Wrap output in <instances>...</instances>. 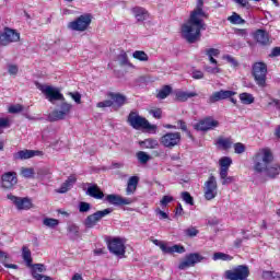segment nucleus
<instances>
[{"label":"nucleus","instance_id":"f257e3e1","mask_svg":"<svg viewBox=\"0 0 280 280\" xmlns=\"http://www.w3.org/2000/svg\"><path fill=\"white\" fill-rule=\"evenodd\" d=\"M205 2L199 1L197 8L190 13L187 23L182 25V36L189 43H198L202 36L201 30H207V24H205V19H209V14L202 10Z\"/></svg>","mask_w":280,"mask_h":280},{"label":"nucleus","instance_id":"f03ea898","mask_svg":"<svg viewBox=\"0 0 280 280\" xmlns=\"http://www.w3.org/2000/svg\"><path fill=\"white\" fill-rule=\"evenodd\" d=\"M254 163L253 170L256 174H266L267 178H276L280 174V164H272L275 154L268 147L259 149L252 158Z\"/></svg>","mask_w":280,"mask_h":280},{"label":"nucleus","instance_id":"7ed1b4c3","mask_svg":"<svg viewBox=\"0 0 280 280\" xmlns=\"http://www.w3.org/2000/svg\"><path fill=\"white\" fill-rule=\"evenodd\" d=\"M252 75L260 89H266L268 80V65L264 61H257L252 66Z\"/></svg>","mask_w":280,"mask_h":280},{"label":"nucleus","instance_id":"20e7f679","mask_svg":"<svg viewBox=\"0 0 280 280\" xmlns=\"http://www.w3.org/2000/svg\"><path fill=\"white\" fill-rule=\"evenodd\" d=\"M71 110H73V105L66 101H61L59 109H55L48 115V121H62L71 115Z\"/></svg>","mask_w":280,"mask_h":280},{"label":"nucleus","instance_id":"39448f33","mask_svg":"<svg viewBox=\"0 0 280 280\" xmlns=\"http://www.w3.org/2000/svg\"><path fill=\"white\" fill-rule=\"evenodd\" d=\"M91 23H93V15L91 13H84L74 21H71L68 24V30H72V32H86Z\"/></svg>","mask_w":280,"mask_h":280},{"label":"nucleus","instance_id":"423d86ee","mask_svg":"<svg viewBox=\"0 0 280 280\" xmlns=\"http://www.w3.org/2000/svg\"><path fill=\"white\" fill-rule=\"evenodd\" d=\"M226 280H246L250 277V269L246 265H238L224 272Z\"/></svg>","mask_w":280,"mask_h":280},{"label":"nucleus","instance_id":"0eeeda50","mask_svg":"<svg viewBox=\"0 0 280 280\" xmlns=\"http://www.w3.org/2000/svg\"><path fill=\"white\" fill-rule=\"evenodd\" d=\"M21 40V33L14 28L8 26L4 27L3 32H0V46L8 47L12 43H19Z\"/></svg>","mask_w":280,"mask_h":280},{"label":"nucleus","instance_id":"6e6552de","mask_svg":"<svg viewBox=\"0 0 280 280\" xmlns=\"http://www.w3.org/2000/svg\"><path fill=\"white\" fill-rule=\"evenodd\" d=\"M107 248L116 257H126V244L120 237H110L107 240Z\"/></svg>","mask_w":280,"mask_h":280},{"label":"nucleus","instance_id":"1a4fd4ad","mask_svg":"<svg viewBox=\"0 0 280 280\" xmlns=\"http://www.w3.org/2000/svg\"><path fill=\"white\" fill-rule=\"evenodd\" d=\"M112 212L113 210L106 208L104 210H97L96 212L89 214L83 221L85 229H95V226H97V223L101 222L103 218H106V215L110 214Z\"/></svg>","mask_w":280,"mask_h":280},{"label":"nucleus","instance_id":"9d476101","mask_svg":"<svg viewBox=\"0 0 280 280\" xmlns=\"http://www.w3.org/2000/svg\"><path fill=\"white\" fill-rule=\"evenodd\" d=\"M219 126L220 121L215 120L213 116H207L195 124L194 128L200 132H209V130H215Z\"/></svg>","mask_w":280,"mask_h":280},{"label":"nucleus","instance_id":"9b49d317","mask_svg":"<svg viewBox=\"0 0 280 280\" xmlns=\"http://www.w3.org/2000/svg\"><path fill=\"white\" fill-rule=\"evenodd\" d=\"M200 261H205V257L199 253H190L185 256V258L179 262V270H187V268H194L196 264H200Z\"/></svg>","mask_w":280,"mask_h":280},{"label":"nucleus","instance_id":"f8f14e48","mask_svg":"<svg viewBox=\"0 0 280 280\" xmlns=\"http://www.w3.org/2000/svg\"><path fill=\"white\" fill-rule=\"evenodd\" d=\"M8 200H11L19 211H28L34 207L30 197H16L12 194L7 195Z\"/></svg>","mask_w":280,"mask_h":280},{"label":"nucleus","instance_id":"ddd939ff","mask_svg":"<svg viewBox=\"0 0 280 280\" xmlns=\"http://www.w3.org/2000/svg\"><path fill=\"white\" fill-rule=\"evenodd\" d=\"M180 132H166L165 135H163L160 138V143L164 147V148H168L170 150H172V148H176V145H178L180 143Z\"/></svg>","mask_w":280,"mask_h":280},{"label":"nucleus","instance_id":"4468645a","mask_svg":"<svg viewBox=\"0 0 280 280\" xmlns=\"http://www.w3.org/2000/svg\"><path fill=\"white\" fill-rule=\"evenodd\" d=\"M148 119L141 115L139 112L131 110L127 117V124L133 128V130H143Z\"/></svg>","mask_w":280,"mask_h":280},{"label":"nucleus","instance_id":"2eb2a0df","mask_svg":"<svg viewBox=\"0 0 280 280\" xmlns=\"http://www.w3.org/2000/svg\"><path fill=\"white\" fill-rule=\"evenodd\" d=\"M203 196L206 200H213L218 196V180H215V176L211 175L205 183Z\"/></svg>","mask_w":280,"mask_h":280},{"label":"nucleus","instance_id":"dca6fc26","mask_svg":"<svg viewBox=\"0 0 280 280\" xmlns=\"http://www.w3.org/2000/svg\"><path fill=\"white\" fill-rule=\"evenodd\" d=\"M19 183V177L16 172H5L1 176V187L2 189H14Z\"/></svg>","mask_w":280,"mask_h":280},{"label":"nucleus","instance_id":"f3484780","mask_svg":"<svg viewBox=\"0 0 280 280\" xmlns=\"http://www.w3.org/2000/svg\"><path fill=\"white\" fill-rule=\"evenodd\" d=\"M237 95V92L231 90H220L212 93L208 98V104H215L217 102H221V100H229V97H233Z\"/></svg>","mask_w":280,"mask_h":280},{"label":"nucleus","instance_id":"a211bd4d","mask_svg":"<svg viewBox=\"0 0 280 280\" xmlns=\"http://www.w3.org/2000/svg\"><path fill=\"white\" fill-rule=\"evenodd\" d=\"M42 93L46 95V100H48V102H65V95L57 89L51 88V85H47L42 89Z\"/></svg>","mask_w":280,"mask_h":280},{"label":"nucleus","instance_id":"6ab92c4d","mask_svg":"<svg viewBox=\"0 0 280 280\" xmlns=\"http://www.w3.org/2000/svg\"><path fill=\"white\" fill-rule=\"evenodd\" d=\"M107 97L112 100L115 110H119L125 104H128V97L121 93L108 92Z\"/></svg>","mask_w":280,"mask_h":280},{"label":"nucleus","instance_id":"aec40b11","mask_svg":"<svg viewBox=\"0 0 280 280\" xmlns=\"http://www.w3.org/2000/svg\"><path fill=\"white\" fill-rule=\"evenodd\" d=\"M106 200L109 205H114L115 207H124V205H132L135 202L131 198H124L119 195H107Z\"/></svg>","mask_w":280,"mask_h":280},{"label":"nucleus","instance_id":"412c9836","mask_svg":"<svg viewBox=\"0 0 280 280\" xmlns=\"http://www.w3.org/2000/svg\"><path fill=\"white\" fill-rule=\"evenodd\" d=\"M254 40H256L258 45L266 47V45H270V34L266 30L259 28L254 33Z\"/></svg>","mask_w":280,"mask_h":280},{"label":"nucleus","instance_id":"4be33fe9","mask_svg":"<svg viewBox=\"0 0 280 280\" xmlns=\"http://www.w3.org/2000/svg\"><path fill=\"white\" fill-rule=\"evenodd\" d=\"M159 247L161 248L162 253L165 255H174V253H178V255H183L186 252L185 246L183 245H173L167 246L165 243H160Z\"/></svg>","mask_w":280,"mask_h":280},{"label":"nucleus","instance_id":"5701e85b","mask_svg":"<svg viewBox=\"0 0 280 280\" xmlns=\"http://www.w3.org/2000/svg\"><path fill=\"white\" fill-rule=\"evenodd\" d=\"M220 165V178H226V174H229V167L233 165V160L230 156H223L219 160Z\"/></svg>","mask_w":280,"mask_h":280},{"label":"nucleus","instance_id":"b1692460","mask_svg":"<svg viewBox=\"0 0 280 280\" xmlns=\"http://www.w3.org/2000/svg\"><path fill=\"white\" fill-rule=\"evenodd\" d=\"M88 190L86 196H90V198H94L95 200H102L104 199V191H102V188L97 186V184H88Z\"/></svg>","mask_w":280,"mask_h":280},{"label":"nucleus","instance_id":"393cba45","mask_svg":"<svg viewBox=\"0 0 280 280\" xmlns=\"http://www.w3.org/2000/svg\"><path fill=\"white\" fill-rule=\"evenodd\" d=\"M39 154H42L40 151L25 149L15 153L14 159L20 161H26L27 159H34V156H39Z\"/></svg>","mask_w":280,"mask_h":280},{"label":"nucleus","instance_id":"a878e982","mask_svg":"<svg viewBox=\"0 0 280 280\" xmlns=\"http://www.w3.org/2000/svg\"><path fill=\"white\" fill-rule=\"evenodd\" d=\"M131 13L140 23H143V21H147V19L150 16V13L143 7L131 8Z\"/></svg>","mask_w":280,"mask_h":280},{"label":"nucleus","instance_id":"bb28decb","mask_svg":"<svg viewBox=\"0 0 280 280\" xmlns=\"http://www.w3.org/2000/svg\"><path fill=\"white\" fill-rule=\"evenodd\" d=\"M75 183H78V178L75 177V175L69 176L67 178V180L61 184L58 192L67 194V191H69V189H71V187H73V185H75Z\"/></svg>","mask_w":280,"mask_h":280},{"label":"nucleus","instance_id":"cd10ccee","mask_svg":"<svg viewBox=\"0 0 280 280\" xmlns=\"http://www.w3.org/2000/svg\"><path fill=\"white\" fill-rule=\"evenodd\" d=\"M144 150H156L159 148V140L154 138L144 139L139 142Z\"/></svg>","mask_w":280,"mask_h":280},{"label":"nucleus","instance_id":"c85d7f7f","mask_svg":"<svg viewBox=\"0 0 280 280\" xmlns=\"http://www.w3.org/2000/svg\"><path fill=\"white\" fill-rule=\"evenodd\" d=\"M191 97H198V93L196 92H184V91H178L175 93V100L176 102H187V100Z\"/></svg>","mask_w":280,"mask_h":280},{"label":"nucleus","instance_id":"c756f323","mask_svg":"<svg viewBox=\"0 0 280 280\" xmlns=\"http://www.w3.org/2000/svg\"><path fill=\"white\" fill-rule=\"evenodd\" d=\"M31 275L33 279L36 280V277H45V275H40L38 272H47V267L44 264H34L31 266Z\"/></svg>","mask_w":280,"mask_h":280},{"label":"nucleus","instance_id":"7c9ffc66","mask_svg":"<svg viewBox=\"0 0 280 280\" xmlns=\"http://www.w3.org/2000/svg\"><path fill=\"white\" fill-rule=\"evenodd\" d=\"M215 145H218V148H221V150H231L233 145V139L219 137L217 139Z\"/></svg>","mask_w":280,"mask_h":280},{"label":"nucleus","instance_id":"2f4dec72","mask_svg":"<svg viewBox=\"0 0 280 280\" xmlns=\"http://www.w3.org/2000/svg\"><path fill=\"white\" fill-rule=\"evenodd\" d=\"M241 103H243L245 106H248L250 104H255V96L248 92H243L238 95Z\"/></svg>","mask_w":280,"mask_h":280},{"label":"nucleus","instance_id":"473e14b6","mask_svg":"<svg viewBox=\"0 0 280 280\" xmlns=\"http://www.w3.org/2000/svg\"><path fill=\"white\" fill-rule=\"evenodd\" d=\"M170 95H172V86L163 85L162 89L158 91L156 97L158 100H166Z\"/></svg>","mask_w":280,"mask_h":280},{"label":"nucleus","instance_id":"72a5a7b5","mask_svg":"<svg viewBox=\"0 0 280 280\" xmlns=\"http://www.w3.org/2000/svg\"><path fill=\"white\" fill-rule=\"evenodd\" d=\"M213 261H233V256L222 253V252H217L212 256Z\"/></svg>","mask_w":280,"mask_h":280},{"label":"nucleus","instance_id":"f704fd0d","mask_svg":"<svg viewBox=\"0 0 280 280\" xmlns=\"http://www.w3.org/2000/svg\"><path fill=\"white\" fill-rule=\"evenodd\" d=\"M22 257L24 259V261L26 262V265L30 267H32V250H30V248H27L26 246H24L22 248Z\"/></svg>","mask_w":280,"mask_h":280},{"label":"nucleus","instance_id":"c9c22d12","mask_svg":"<svg viewBox=\"0 0 280 280\" xmlns=\"http://www.w3.org/2000/svg\"><path fill=\"white\" fill-rule=\"evenodd\" d=\"M132 56L136 60H139L140 62H148V60H150V57H148V54H145V51L143 50H136Z\"/></svg>","mask_w":280,"mask_h":280},{"label":"nucleus","instance_id":"e433bc0d","mask_svg":"<svg viewBox=\"0 0 280 280\" xmlns=\"http://www.w3.org/2000/svg\"><path fill=\"white\" fill-rule=\"evenodd\" d=\"M228 21H230V23L233 25H242L245 23L244 19H242V16L235 12L230 18H228Z\"/></svg>","mask_w":280,"mask_h":280},{"label":"nucleus","instance_id":"4c0bfd02","mask_svg":"<svg viewBox=\"0 0 280 280\" xmlns=\"http://www.w3.org/2000/svg\"><path fill=\"white\" fill-rule=\"evenodd\" d=\"M139 163H141L142 165H145V163H148V161H150V155L148 153H145L144 151H139L136 154Z\"/></svg>","mask_w":280,"mask_h":280},{"label":"nucleus","instance_id":"58836bf2","mask_svg":"<svg viewBox=\"0 0 280 280\" xmlns=\"http://www.w3.org/2000/svg\"><path fill=\"white\" fill-rule=\"evenodd\" d=\"M21 175L24 178H34V168L33 167H22Z\"/></svg>","mask_w":280,"mask_h":280},{"label":"nucleus","instance_id":"ea45409f","mask_svg":"<svg viewBox=\"0 0 280 280\" xmlns=\"http://www.w3.org/2000/svg\"><path fill=\"white\" fill-rule=\"evenodd\" d=\"M182 200H184L186 205H190V207H194V197L191 196V194H189V191L182 192Z\"/></svg>","mask_w":280,"mask_h":280},{"label":"nucleus","instance_id":"a19ab883","mask_svg":"<svg viewBox=\"0 0 280 280\" xmlns=\"http://www.w3.org/2000/svg\"><path fill=\"white\" fill-rule=\"evenodd\" d=\"M44 224L45 226H48L49 229H54L60 224V221L58 219H51V218H46L44 219Z\"/></svg>","mask_w":280,"mask_h":280},{"label":"nucleus","instance_id":"79ce46f5","mask_svg":"<svg viewBox=\"0 0 280 280\" xmlns=\"http://www.w3.org/2000/svg\"><path fill=\"white\" fill-rule=\"evenodd\" d=\"M149 114H151L154 119H161L163 117V109L154 107L149 110Z\"/></svg>","mask_w":280,"mask_h":280},{"label":"nucleus","instance_id":"37998d69","mask_svg":"<svg viewBox=\"0 0 280 280\" xmlns=\"http://www.w3.org/2000/svg\"><path fill=\"white\" fill-rule=\"evenodd\" d=\"M89 211H91V203H89L86 201H81L79 203V212L80 213H89Z\"/></svg>","mask_w":280,"mask_h":280},{"label":"nucleus","instance_id":"c03bdc74","mask_svg":"<svg viewBox=\"0 0 280 280\" xmlns=\"http://www.w3.org/2000/svg\"><path fill=\"white\" fill-rule=\"evenodd\" d=\"M234 152L235 154H244L246 152V145L242 142L234 143Z\"/></svg>","mask_w":280,"mask_h":280},{"label":"nucleus","instance_id":"a18cd8bd","mask_svg":"<svg viewBox=\"0 0 280 280\" xmlns=\"http://www.w3.org/2000/svg\"><path fill=\"white\" fill-rule=\"evenodd\" d=\"M177 125L179 126V130H182L183 132H186L187 137H192L191 136V131H189V129H187V122H185V120H177Z\"/></svg>","mask_w":280,"mask_h":280},{"label":"nucleus","instance_id":"49530a36","mask_svg":"<svg viewBox=\"0 0 280 280\" xmlns=\"http://www.w3.org/2000/svg\"><path fill=\"white\" fill-rule=\"evenodd\" d=\"M118 60L121 67H126V65H129L128 54H126V51H122L121 54L118 55Z\"/></svg>","mask_w":280,"mask_h":280},{"label":"nucleus","instance_id":"de8ad7c7","mask_svg":"<svg viewBox=\"0 0 280 280\" xmlns=\"http://www.w3.org/2000/svg\"><path fill=\"white\" fill-rule=\"evenodd\" d=\"M186 237H196V235H198V233H200V231H198V229L191 226L188 228L184 231Z\"/></svg>","mask_w":280,"mask_h":280},{"label":"nucleus","instance_id":"09e8293b","mask_svg":"<svg viewBox=\"0 0 280 280\" xmlns=\"http://www.w3.org/2000/svg\"><path fill=\"white\" fill-rule=\"evenodd\" d=\"M170 202H174V197L165 195L160 200L161 207H167Z\"/></svg>","mask_w":280,"mask_h":280},{"label":"nucleus","instance_id":"8fccbe9b","mask_svg":"<svg viewBox=\"0 0 280 280\" xmlns=\"http://www.w3.org/2000/svg\"><path fill=\"white\" fill-rule=\"evenodd\" d=\"M97 108H113V100H105L96 104Z\"/></svg>","mask_w":280,"mask_h":280},{"label":"nucleus","instance_id":"3c124183","mask_svg":"<svg viewBox=\"0 0 280 280\" xmlns=\"http://www.w3.org/2000/svg\"><path fill=\"white\" fill-rule=\"evenodd\" d=\"M9 113L16 115V113H23V105L16 104L9 107Z\"/></svg>","mask_w":280,"mask_h":280},{"label":"nucleus","instance_id":"603ef678","mask_svg":"<svg viewBox=\"0 0 280 280\" xmlns=\"http://www.w3.org/2000/svg\"><path fill=\"white\" fill-rule=\"evenodd\" d=\"M69 96L75 102V104H82V95L79 92H70Z\"/></svg>","mask_w":280,"mask_h":280},{"label":"nucleus","instance_id":"864d4df0","mask_svg":"<svg viewBox=\"0 0 280 280\" xmlns=\"http://www.w3.org/2000/svg\"><path fill=\"white\" fill-rule=\"evenodd\" d=\"M158 129H159V127L156 125L150 124L149 120H147V122H144V128H142V130H151L153 132V135H156Z\"/></svg>","mask_w":280,"mask_h":280},{"label":"nucleus","instance_id":"5fc2aeb1","mask_svg":"<svg viewBox=\"0 0 280 280\" xmlns=\"http://www.w3.org/2000/svg\"><path fill=\"white\" fill-rule=\"evenodd\" d=\"M68 232L71 233L72 235H80V226H78L77 224H70L68 226Z\"/></svg>","mask_w":280,"mask_h":280},{"label":"nucleus","instance_id":"6e6d98bb","mask_svg":"<svg viewBox=\"0 0 280 280\" xmlns=\"http://www.w3.org/2000/svg\"><path fill=\"white\" fill-rule=\"evenodd\" d=\"M206 55L208 58H212L213 56H220V50L218 48H209L206 50Z\"/></svg>","mask_w":280,"mask_h":280},{"label":"nucleus","instance_id":"4d7b16f0","mask_svg":"<svg viewBox=\"0 0 280 280\" xmlns=\"http://www.w3.org/2000/svg\"><path fill=\"white\" fill-rule=\"evenodd\" d=\"M156 215H159L160 220H168L170 214H167L165 211L161 210V208L155 209Z\"/></svg>","mask_w":280,"mask_h":280},{"label":"nucleus","instance_id":"13d9d810","mask_svg":"<svg viewBox=\"0 0 280 280\" xmlns=\"http://www.w3.org/2000/svg\"><path fill=\"white\" fill-rule=\"evenodd\" d=\"M2 128H10V119L0 118V135L3 132Z\"/></svg>","mask_w":280,"mask_h":280},{"label":"nucleus","instance_id":"bf43d9fd","mask_svg":"<svg viewBox=\"0 0 280 280\" xmlns=\"http://www.w3.org/2000/svg\"><path fill=\"white\" fill-rule=\"evenodd\" d=\"M224 60L230 62V65L233 67H240V62H237L236 59L234 57H232L231 55L224 56Z\"/></svg>","mask_w":280,"mask_h":280},{"label":"nucleus","instance_id":"052dcab7","mask_svg":"<svg viewBox=\"0 0 280 280\" xmlns=\"http://www.w3.org/2000/svg\"><path fill=\"white\" fill-rule=\"evenodd\" d=\"M8 71L10 75H16L19 73V66L16 65H9L8 66Z\"/></svg>","mask_w":280,"mask_h":280},{"label":"nucleus","instance_id":"680f3d73","mask_svg":"<svg viewBox=\"0 0 280 280\" xmlns=\"http://www.w3.org/2000/svg\"><path fill=\"white\" fill-rule=\"evenodd\" d=\"M192 78L194 80H202V78H205V73L200 70H195L192 72Z\"/></svg>","mask_w":280,"mask_h":280},{"label":"nucleus","instance_id":"e2e57ef3","mask_svg":"<svg viewBox=\"0 0 280 280\" xmlns=\"http://www.w3.org/2000/svg\"><path fill=\"white\" fill-rule=\"evenodd\" d=\"M137 191V186H132L130 184H127L126 194L127 196H132Z\"/></svg>","mask_w":280,"mask_h":280},{"label":"nucleus","instance_id":"0e129e2a","mask_svg":"<svg viewBox=\"0 0 280 280\" xmlns=\"http://www.w3.org/2000/svg\"><path fill=\"white\" fill-rule=\"evenodd\" d=\"M128 185H131L133 187H137V185H139V177L138 176H131L129 179H128Z\"/></svg>","mask_w":280,"mask_h":280},{"label":"nucleus","instance_id":"69168bd1","mask_svg":"<svg viewBox=\"0 0 280 280\" xmlns=\"http://www.w3.org/2000/svg\"><path fill=\"white\" fill-rule=\"evenodd\" d=\"M238 8H245V10H250V2L248 1H237Z\"/></svg>","mask_w":280,"mask_h":280},{"label":"nucleus","instance_id":"338daca9","mask_svg":"<svg viewBox=\"0 0 280 280\" xmlns=\"http://www.w3.org/2000/svg\"><path fill=\"white\" fill-rule=\"evenodd\" d=\"M272 104L280 110V101L278 98H272L271 102L268 103V106H272Z\"/></svg>","mask_w":280,"mask_h":280},{"label":"nucleus","instance_id":"774afa93","mask_svg":"<svg viewBox=\"0 0 280 280\" xmlns=\"http://www.w3.org/2000/svg\"><path fill=\"white\" fill-rule=\"evenodd\" d=\"M277 56H280V47H275V48L271 50L270 57H271V58H277Z\"/></svg>","mask_w":280,"mask_h":280}]
</instances>
